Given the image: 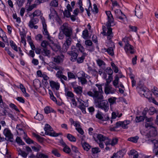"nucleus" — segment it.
<instances>
[{
  "label": "nucleus",
  "mask_w": 158,
  "mask_h": 158,
  "mask_svg": "<svg viewBox=\"0 0 158 158\" xmlns=\"http://www.w3.org/2000/svg\"><path fill=\"white\" fill-rule=\"evenodd\" d=\"M106 13L107 15L108 20L106 22V25L108 27L106 28L105 26H103V31L101 33L103 35L107 36V39L110 40L113 37V34L112 32V29L110 27L111 26V24L114 22V19L110 11H106Z\"/></svg>",
  "instance_id": "1"
},
{
  "label": "nucleus",
  "mask_w": 158,
  "mask_h": 158,
  "mask_svg": "<svg viewBox=\"0 0 158 158\" xmlns=\"http://www.w3.org/2000/svg\"><path fill=\"white\" fill-rule=\"evenodd\" d=\"M97 88L94 87L92 91H89L87 92V94L92 97L94 99L102 100L103 99V96L102 94L103 93L102 86L98 84H96Z\"/></svg>",
  "instance_id": "2"
},
{
  "label": "nucleus",
  "mask_w": 158,
  "mask_h": 158,
  "mask_svg": "<svg viewBox=\"0 0 158 158\" xmlns=\"http://www.w3.org/2000/svg\"><path fill=\"white\" fill-rule=\"evenodd\" d=\"M100 100L96 99L94 100V104L96 107L100 108L105 112L107 111L109 109V104L108 101L106 100L99 101Z\"/></svg>",
  "instance_id": "3"
},
{
  "label": "nucleus",
  "mask_w": 158,
  "mask_h": 158,
  "mask_svg": "<svg viewBox=\"0 0 158 158\" xmlns=\"http://www.w3.org/2000/svg\"><path fill=\"white\" fill-rule=\"evenodd\" d=\"M60 29L66 37L71 36L73 34V29L67 23H64L60 27Z\"/></svg>",
  "instance_id": "4"
},
{
  "label": "nucleus",
  "mask_w": 158,
  "mask_h": 158,
  "mask_svg": "<svg viewBox=\"0 0 158 158\" xmlns=\"http://www.w3.org/2000/svg\"><path fill=\"white\" fill-rule=\"evenodd\" d=\"M78 53L77 49L74 46H72L71 48V50L67 52L70 57V60L72 62L76 61Z\"/></svg>",
  "instance_id": "5"
},
{
  "label": "nucleus",
  "mask_w": 158,
  "mask_h": 158,
  "mask_svg": "<svg viewBox=\"0 0 158 158\" xmlns=\"http://www.w3.org/2000/svg\"><path fill=\"white\" fill-rule=\"evenodd\" d=\"M44 130L45 131V134L46 135L53 137H57L59 135L58 133H56L53 131V129L48 124H45Z\"/></svg>",
  "instance_id": "6"
},
{
  "label": "nucleus",
  "mask_w": 158,
  "mask_h": 158,
  "mask_svg": "<svg viewBox=\"0 0 158 158\" xmlns=\"http://www.w3.org/2000/svg\"><path fill=\"white\" fill-rule=\"evenodd\" d=\"M137 89L141 96L143 95L147 98H150V96L148 95L150 94V92H148V89L146 87L139 85L137 87Z\"/></svg>",
  "instance_id": "7"
},
{
  "label": "nucleus",
  "mask_w": 158,
  "mask_h": 158,
  "mask_svg": "<svg viewBox=\"0 0 158 158\" xmlns=\"http://www.w3.org/2000/svg\"><path fill=\"white\" fill-rule=\"evenodd\" d=\"M123 41L125 44L124 46V49L126 52H129L131 54H133L134 52L133 47L129 44L127 39L126 38H124L123 39Z\"/></svg>",
  "instance_id": "8"
},
{
  "label": "nucleus",
  "mask_w": 158,
  "mask_h": 158,
  "mask_svg": "<svg viewBox=\"0 0 158 158\" xmlns=\"http://www.w3.org/2000/svg\"><path fill=\"white\" fill-rule=\"evenodd\" d=\"M146 128L149 127L150 131L149 137H155L157 135V132L155 127L152 125L150 123H146L145 124Z\"/></svg>",
  "instance_id": "9"
},
{
  "label": "nucleus",
  "mask_w": 158,
  "mask_h": 158,
  "mask_svg": "<svg viewBox=\"0 0 158 158\" xmlns=\"http://www.w3.org/2000/svg\"><path fill=\"white\" fill-rule=\"evenodd\" d=\"M3 133L7 139V141L10 142H13V135L8 128H5L4 130Z\"/></svg>",
  "instance_id": "10"
},
{
  "label": "nucleus",
  "mask_w": 158,
  "mask_h": 158,
  "mask_svg": "<svg viewBox=\"0 0 158 158\" xmlns=\"http://www.w3.org/2000/svg\"><path fill=\"white\" fill-rule=\"evenodd\" d=\"M39 21V20L38 18L32 17L28 23V26L31 29L34 28L35 29H36L38 28V27L35 24L38 23Z\"/></svg>",
  "instance_id": "11"
},
{
  "label": "nucleus",
  "mask_w": 158,
  "mask_h": 158,
  "mask_svg": "<svg viewBox=\"0 0 158 158\" xmlns=\"http://www.w3.org/2000/svg\"><path fill=\"white\" fill-rule=\"evenodd\" d=\"M71 43L72 38L71 36L66 37V40L62 46V49L64 52L67 51Z\"/></svg>",
  "instance_id": "12"
},
{
  "label": "nucleus",
  "mask_w": 158,
  "mask_h": 158,
  "mask_svg": "<svg viewBox=\"0 0 158 158\" xmlns=\"http://www.w3.org/2000/svg\"><path fill=\"white\" fill-rule=\"evenodd\" d=\"M114 13L117 18L119 19L121 21H123L126 19V17L120 9H116L114 10Z\"/></svg>",
  "instance_id": "13"
},
{
  "label": "nucleus",
  "mask_w": 158,
  "mask_h": 158,
  "mask_svg": "<svg viewBox=\"0 0 158 158\" xmlns=\"http://www.w3.org/2000/svg\"><path fill=\"white\" fill-rule=\"evenodd\" d=\"M42 23L43 26V28L44 30L43 31V33L44 35H45L46 37H49V34L48 32L47 28V25L45 22V21L44 18L42 19Z\"/></svg>",
  "instance_id": "14"
},
{
  "label": "nucleus",
  "mask_w": 158,
  "mask_h": 158,
  "mask_svg": "<svg viewBox=\"0 0 158 158\" xmlns=\"http://www.w3.org/2000/svg\"><path fill=\"white\" fill-rule=\"evenodd\" d=\"M116 91V90L115 89L110 86H106L105 87V92L106 94H114L115 92Z\"/></svg>",
  "instance_id": "15"
},
{
  "label": "nucleus",
  "mask_w": 158,
  "mask_h": 158,
  "mask_svg": "<svg viewBox=\"0 0 158 158\" xmlns=\"http://www.w3.org/2000/svg\"><path fill=\"white\" fill-rule=\"evenodd\" d=\"M64 57V56L62 55L56 56L53 58V60L56 63H59L63 62Z\"/></svg>",
  "instance_id": "16"
},
{
  "label": "nucleus",
  "mask_w": 158,
  "mask_h": 158,
  "mask_svg": "<svg viewBox=\"0 0 158 158\" xmlns=\"http://www.w3.org/2000/svg\"><path fill=\"white\" fill-rule=\"evenodd\" d=\"M50 84L52 88L55 89L57 90L59 89L60 85L58 82L52 81H50Z\"/></svg>",
  "instance_id": "17"
},
{
  "label": "nucleus",
  "mask_w": 158,
  "mask_h": 158,
  "mask_svg": "<svg viewBox=\"0 0 158 158\" xmlns=\"http://www.w3.org/2000/svg\"><path fill=\"white\" fill-rule=\"evenodd\" d=\"M96 61L97 64L99 67L102 68L103 70L105 69L106 64L103 60L100 59H98L96 60Z\"/></svg>",
  "instance_id": "18"
},
{
  "label": "nucleus",
  "mask_w": 158,
  "mask_h": 158,
  "mask_svg": "<svg viewBox=\"0 0 158 158\" xmlns=\"http://www.w3.org/2000/svg\"><path fill=\"white\" fill-rule=\"evenodd\" d=\"M97 138L98 140H96L95 138L94 137V139L95 141L97 142H102L104 141H105L107 139L106 137L101 134H98L97 135Z\"/></svg>",
  "instance_id": "19"
},
{
  "label": "nucleus",
  "mask_w": 158,
  "mask_h": 158,
  "mask_svg": "<svg viewBox=\"0 0 158 158\" xmlns=\"http://www.w3.org/2000/svg\"><path fill=\"white\" fill-rule=\"evenodd\" d=\"M64 91V94L66 97H69L72 98L74 97V94L72 91H69L68 89L65 88Z\"/></svg>",
  "instance_id": "20"
},
{
  "label": "nucleus",
  "mask_w": 158,
  "mask_h": 158,
  "mask_svg": "<svg viewBox=\"0 0 158 158\" xmlns=\"http://www.w3.org/2000/svg\"><path fill=\"white\" fill-rule=\"evenodd\" d=\"M50 10L51 13L49 15V17L50 19H51L52 18H55L58 15L56 12L53 8H50Z\"/></svg>",
  "instance_id": "21"
},
{
  "label": "nucleus",
  "mask_w": 158,
  "mask_h": 158,
  "mask_svg": "<svg viewBox=\"0 0 158 158\" xmlns=\"http://www.w3.org/2000/svg\"><path fill=\"white\" fill-rule=\"evenodd\" d=\"M82 89V87L78 85L74 89L73 91L77 95L81 96L83 92Z\"/></svg>",
  "instance_id": "22"
},
{
  "label": "nucleus",
  "mask_w": 158,
  "mask_h": 158,
  "mask_svg": "<svg viewBox=\"0 0 158 158\" xmlns=\"http://www.w3.org/2000/svg\"><path fill=\"white\" fill-rule=\"evenodd\" d=\"M76 46L77 48H78V51H79L80 52L83 54L84 53H85V48L83 46L79 43H78L76 44Z\"/></svg>",
  "instance_id": "23"
},
{
  "label": "nucleus",
  "mask_w": 158,
  "mask_h": 158,
  "mask_svg": "<svg viewBox=\"0 0 158 158\" xmlns=\"http://www.w3.org/2000/svg\"><path fill=\"white\" fill-rule=\"evenodd\" d=\"M87 55L86 53H84L82 54V56L81 57L77 58L76 60L78 63H82L83 62L85 58V57Z\"/></svg>",
  "instance_id": "24"
},
{
  "label": "nucleus",
  "mask_w": 158,
  "mask_h": 158,
  "mask_svg": "<svg viewBox=\"0 0 158 158\" xmlns=\"http://www.w3.org/2000/svg\"><path fill=\"white\" fill-rule=\"evenodd\" d=\"M122 122V127L124 129H126L128 128L127 125L130 123V121L129 120H126L123 121Z\"/></svg>",
  "instance_id": "25"
},
{
  "label": "nucleus",
  "mask_w": 158,
  "mask_h": 158,
  "mask_svg": "<svg viewBox=\"0 0 158 158\" xmlns=\"http://www.w3.org/2000/svg\"><path fill=\"white\" fill-rule=\"evenodd\" d=\"M96 117L98 119L102 120L107 121L109 119V117L108 116L105 118V119H103V117L101 114L100 112L99 111H98L97 114L96 115Z\"/></svg>",
  "instance_id": "26"
},
{
  "label": "nucleus",
  "mask_w": 158,
  "mask_h": 158,
  "mask_svg": "<svg viewBox=\"0 0 158 158\" xmlns=\"http://www.w3.org/2000/svg\"><path fill=\"white\" fill-rule=\"evenodd\" d=\"M66 137L70 141L75 142L76 141V138L71 134H67L66 135Z\"/></svg>",
  "instance_id": "27"
},
{
  "label": "nucleus",
  "mask_w": 158,
  "mask_h": 158,
  "mask_svg": "<svg viewBox=\"0 0 158 158\" xmlns=\"http://www.w3.org/2000/svg\"><path fill=\"white\" fill-rule=\"evenodd\" d=\"M103 50H104L106 52H107L109 55L112 56L114 55L113 49L112 47H110L108 49L104 48Z\"/></svg>",
  "instance_id": "28"
},
{
  "label": "nucleus",
  "mask_w": 158,
  "mask_h": 158,
  "mask_svg": "<svg viewBox=\"0 0 158 158\" xmlns=\"http://www.w3.org/2000/svg\"><path fill=\"white\" fill-rule=\"evenodd\" d=\"M123 156L121 155V152H117V153H113V156L110 158H122Z\"/></svg>",
  "instance_id": "29"
},
{
  "label": "nucleus",
  "mask_w": 158,
  "mask_h": 158,
  "mask_svg": "<svg viewBox=\"0 0 158 158\" xmlns=\"http://www.w3.org/2000/svg\"><path fill=\"white\" fill-rule=\"evenodd\" d=\"M52 153L55 156L59 157L61 155L60 153L58 150L53 148L52 151Z\"/></svg>",
  "instance_id": "30"
},
{
  "label": "nucleus",
  "mask_w": 158,
  "mask_h": 158,
  "mask_svg": "<svg viewBox=\"0 0 158 158\" xmlns=\"http://www.w3.org/2000/svg\"><path fill=\"white\" fill-rule=\"evenodd\" d=\"M10 44L12 48L15 51H18V48L17 45L12 40H10Z\"/></svg>",
  "instance_id": "31"
},
{
  "label": "nucleus",
  "mask_w": 158,
  "mask_h": 158,
  "mask_svg": "<svg viewBox=\"0 0 158 158\" xmlns=\"http://www.w3.org/2000/svg\"><path fill=\"white\" fill-rule=\"evenodd\" d=\"M82 37L84 39H86L88 38L89 36L88 31L86 29L83 31Z\"/></svg>",
  "instance_id": "32"
},
{
  "label": "nucleus",
  "mask_w": 158,
  "mask_h": 158,
  "mask_svg": "<svg viewBox=\"0 0 158 158\" xmlns=\"http://www.w3.org/2000/svg\"><path fill=\"white\" fill-rule=\"evenodd\" d=\"M58 5V0H52L50 3V6L54 7H57Z\"/></svg>",
  "instance_id": "33"
},
{
  "label": "nucleus",
  "mask_w": 158,
  "mask_h": 158,
  "mask_svg": "<svg viewBox=\"0 0 158 158\" xmlns=\"http://www.w3.org/2000/svg\"><path fill=\"white\" fill-rule=\"evenodd\" d=\"M80 109L82 112L84 113H86L85 107H84V104L81 102H80V105L78 107Z\"/></svg>",
  "instance_id": "34"
},
{
  "label": "nucleus",
  "mask_w": 158,
  "mask_h": 158,
  "mask_svg": "<svg viewBox=\"0 0 158 158\" xmlns=\"http://www.w3.org/2000/svg\"><path fill=\"white\" fill-rule=\"evenodd\" d=\"M43 53L45 56H47L48 57H50L51 52L49 50H48L46 48H44L43 49Z\"/></svg>",
  "instance_id": "35"
},
{
  "label": "nucleus",
  "mask_w": 158,
  "mask_h": 158,
  "mask_svg": "<svg viewBox=\"0 0 158 158\" xmlns=\"http://www.w3.org/2000/svg\"><path fill=\"white\" fill-rule=\"evenodd\" d=\"M82 147L84 150L88 151L91 148V146L87 143L85 142L82 145Z\"/></svg>",
  "instance_id": "36"
},
{
  "label": "nucleus",
  "mask_w": 158,
  "mask_h": 158,
  "mask_svg": "<svg viewBox=\"0 0 158 158\" xmlns=\"http://www.w3.org/2000/svg\"><path fill=\"white\" fill-rule=\"evenodd\" d=\"M33 135L37 139L39 142L40 143L43 142L44 141L43 138L41 137L39 135L36 134L35 133H33Z\"/></svg>",
  "instance_id": "37"
},
{
  "label": "nucleus",
  "mask_w": 158,
  "mask_h": 158,
  "mask_svg": "<svg viewBox=\"0 0 158 158\" xmlns=\"http://www.w3.org/2000/svg\"><path fill=\"white\" fill-rule=\"evenodd\" d=\"M44 111L46 114H48L51 112H53L54 110L49 106H46L44 108Z\"/></svg>",
  "instance_id": "38"
},
{
  "label": "nucleus",
  "mask_w": 158,
  "mask_h": 158,
  "mask_svg": "<svg viewBox=\"0 0 158 158\" xmlns=\"http://www.w3.org/2000/svg\"><path fill=\"white\" fill-rule=\"evenodd\" d=\"M122 122L119 121L116 123L115 126L113 127L111 129L112 131H114L115 129L118 128L120 127H122Z\"/></svg>",
  "instance_id": "39"
},
{
  "label": "nucleus",
  "mask_w": 158,
  "mask_h": 158,
  "mask_svg": "<svg viewBox=\"0 0 158 158\" xmlns=\"http://www.w3.org/2000/svg\"><path fill=\"white\" fill-rule=\"evenodd\" d=\"M79 80L81 82V84L82 85H84L87 84V80L85 78V77H78Z\"/></svg>",
  "instance_id": "40"
},
{
  "label": "nucleus",
  "mask_w": 158,
  "mask_h": 158,
  "mask_svg": "<svg viewBox=\"0 0 158 158\" xmlns=\"http://www.w3.org/2000/svg\"><path fill=\"white\" fill-rule=\"evenodd\" d=\"M37 156L40 158H48L49 157L48 155L40 152L37 154L36 156Z\"/></svg>",
  "instance_id": "41"
},
{
  "label": "nucleus",
  "mask_w": 158,
  "mask_h": 158,
  "mask_svg": "<svg viewBox=\"0 0 158 158\" xmlns=\"http://www.w3.org/2000/svg\"><path fill=\"white\" fill-rule=\"evenodd\" d=\"M139 137L138 136H136L129 138L128 139V140L134 143H136Z\"/></svg>",
  "instance_id": "42"
},
{
  "label": "nucleus",
  "mask_w": 158,
  "mask_h": 158,
  "mask_svg": "<svg viewBox=\"0 0 158 158\" xmlns=\"http://www.w3.org/2000/svg\"><path fill=\"white\" fill-rule=\"evenodd\" d=\"M118 81L119 77L117 75H116L115 77V79L113 81V84L116 88L118 87L117 85L118 84Z\"/></svg>",
  "instance_id": "43"
},
{
  "label": "nucleus",
  "mask_w": 158,
  "mask_h": 158,
  "mask_svg": "<svg viewBox=\"0 0 158 158\" xmlns=\"http://www.w3.org/2000/svg\"><path fill=\"white\" fill-rule=\"evenodd\" d=\"M116 98L115 97H112L108 99L109 102L110 103V105H111L115 103Z\"/></svg>",
  "instance_id": "44"
},
{
  "label": "nucleus",
  "mask_w": 158,
  "mask_h": 158,
  "mask_svg": "<svg viewBox=\"0 0 158 158\" xmlns=\"http://www.w3.org/2000/svg\"><path fill=\"white\" fill-rule=\"evenodd\" d=\"M15 141L19 145H23L25 144L24 143L23 141L19 137L17 136L16 137Z\"/></svg>",
  "instance_id": "45"
},
{
  "label": "nucleus",
  "mask_w": 158,
  "mask_h": 158,
  "mask_svg": "<svg viewBox=\"0 0 158 158\" xmlns=\"http://www.w3.org/2000/svg\"><path fill=\"white\" fill-rule=\"evenodd\" d=\"M31 148L32 150L34 151L39 152L40 150L41 147L40 145H38L36 146H32Z\"/></svg>",
  "instance_id": "46"
},
{
  "label": "nucleus",
  "mask_w": 158,
  "mask_h": 158,
  "mask_svg": "<svg viewBox=\"0 0 158 158\" xmlns=\"http://www.w3.org/2000/svg\"><path fill=\"white\" fill-rule=\"evenodd\" d=\"M19 155L21 156L24 158H27L28 153H27L23 151H19Z\"/></svg>",
  "instance_id": "47"
},
{
  "label": "nucleus",
  "mask_w": 158,
  "mask_h": 158,
  "mask_svg": "<svg viewBox=\"0 0 158 158\" xmlns=\"http://www.w3.org/2000/svg\"><path fill=\"white\" fill-rule=\"evenodd\" d=\"M67 74L68 79L69 80L71 79L76 78L75 75L71 72H68Z\"/></svg>",
  "instance_id": "48"
},
{
  "label": "nucleus",
  "mask_w": 158,
  "mask_h": 158,
  "mask_svg": "<svg viewBox=\"0 0 158 158\" xmlns=\"http://www.w3.org/2000/svg\"><path fill=\"white\" fill-rule=\"evenodd\" d=\"M63 151L66 153L69 154L71 151V150L69 146L67 145L64 147Z\"/></svg>",
  "instance_id": "49"
},
{
  "label": "nucleus",
  "mask_w": 158,
  "mask_h": 158,
  "mask_svg": "<svg viewBox=\"0 0 158 158\" xmlns=\"http://www.w3.org/2000/svg\"><path fill=\"white\" fill-rule=\"evenodd\" d=\"M152 143L154 145V149H156L158 148V140H151Z\"/></svg>",
  "instance_id": "50"
},
{
  "label": "nucleus",
  "mask_w": 158,
  "mask_h": 158,
  "mask_svg": "<svg viewBox=\"0 0 158 158\" xmlns=\"http://www.w3.org/2000/svg\"><path fill=\"white\" fill-rule=\"evenodd\" d=\"M41 14V12L40 10H35L32 14L33 16L32 17H34L36 16H39Z\"/></svg>",
  "instance_id": "51"
},
{
  "label": "nucleus",
  "mask_w": 158,
  "mask_h": 158,
  "mask_svg": "<svg viewBox=\"0 0 158 158\" xmlns=\"http://www.w3.org/2000/svg\"><path fill=\"white\" fill-rule=\"evenodd\" d=\"M106 72L109 75H112L113 73L112 69L110 67H108L105 70Z\"/></svg>",
  "instance_id": "52"
},
{
  "label": "nucleus",
  "mask_w": 158,
  "mask_h": 158,
  "mask_svg": "<svg viewBox=\"0 0 158 158\" xmlns=\"http://www.w3.org/2000/svg\"><path fill=\"white\" fill-rule=\"evenodd\" d=\"M9 106L11 108L14 109L16 111L18 112H20L19 110L18 109L17 106L14 104L12 103H10L9 104Z\"/></svg>",
  "instance_id": "53"
},
{
  "label": "nucleus",
  "mask_w": 158,
  "mask_h": 158,
  "mask_svg": "<svg viewBox=\"0 0 158 158\" xmlns=\"http://www.w3.org/2000/svg\"><path fill=\"white\" fill-rule=\"evenodd\" d=\"M100 152V150L98 147L94 148H92V152L93 154H97Z\"/></svg>",
  "instance_id": "54"
},
{
  "label": "nucleus",
  "mask_w": 158,
  "mask_h": 158,
  "mask_svg": "<svg viewBox=\"0 0 158 158\" xmlns=\"http://www.w3.org/2000/svg\"><path fill=\"white\" fill-rule=\"evenodd\" d=\"M129 155H133V156H135V155H137L138 157L139 156L137 152L134 150H131L130 152Z\"/></svg>",
  "instance_id": "55"
},
{
  "label": "nucleus",
  "mask_w": 158,
  "mask_h": 158,
  "mask_svg": "<svg viewBox=\"0 0 158 158\" xmlns=\"http://www.w3.org/2000/svg\"><path fill=\"white\" fill-rule=\"evenodd\" d=\"M35 119L39 120H41L44 118V116L43 115L40 114H37L36 116L35 117Z\"/></svg>",
  "instance_id": "56"
},
{
  "label": "nucleus",
  "mask_w": 158,
  "mask_h": 158,
  "mask_svg": "<svg viewBox=\"0 0 158 158\" xmlns=\"http://www.w3.org/2000/svg\"><path fill=\"white\" fill-rule=\"evenodd\" d=\"M144 117L143 116H140L136 117L135 120L136 122H139L144 120Z\"/></svg>",
  "instance_id": "57"
},
{
  "label": "nucleus",
  "mask_w": 158,
  "mask_h": 158,
  "mask_svg": "<svg viewBox=\"0 0 158 158\" xmlns=\"http://www.w3.org/2000/svg\"><path fill=\"white\" fill-rule=\"evenodd\" d=\"M0 107L5 109H9L8 106L3 102H0Z\"/></svg>",
  "instance_id": "58"
},
{
  "label": "nucleus",
  "mask_w": 158,
  "mask_h": 158,
  "mask_svg": "<svg viewBox=\"0 0 158 158\" xmlns=\"http://www.w3.org/2000/svg\"><path fill=\"white\" fill-rule=\"evenodd\" d=\"M70 12L67 10H65L63 12L64 16L67 18L69 17L71 15Z\"/></svg>",
  "instance_id": "59"
},
{
  "label": "nucleus",
  "mask_w": 158,
  "mask_h": 158,
  "mask_svg": "<svg viewBox=\"0 0 158 158\" xmlns=\"http://www.w3.org/2000/svg\"><path fill=\"white\" fill-rule=\"evenodd\" d=\"M25 2V0H17V3L19 7H21Z\"/></svg>",
  "instance_id": "60"
},
{
  "label": "nucleus",
  "mask_w": 158,
  "mask_h": 158,
  "mask_svg": "<svg viewBox=\"0 0 158 158\" xmlns=\"http://www.w3.org/2000/svg\"><path fill=\"white\" fill-rule=\"evenodd\" d=\"M85 44L86 46H91L93 44L92 42L90 40H87L85 41Z\"/></svg>",
  "instance_id": "61"
},
{
  "label": "nucleus",
  "mask_w": 158,
  "mask_h": 158,
  "mask_svg": "<svg viewBox=\"0 0 158 158\" xmlns=\"http://www.w3.org/2000/svg\"><path fill=\"white\" fill-rule=\"evenodd\" d=\"M118 142V139L117 138L113 139L111 141L110 145L112 146H114Z\"/></svg>",
  "instance_id": "62"
},
{
  "label": "nucleus",
  "mask_w": 158,
  "mask_h": 158,
  "mask_svg": "<svg viewBox=\"0 0 158 158\" xmlns=\"http://www.w3.org/2000/svg\"><path fill=\"white\" fill-rule=\"evenodd\" d=\"M155 108L153 107H151L149 110V113L151 115H153L156 112Z\"/></svg>",
  "instance_id": "63"
},
{
  "label": "nucleus",
  "mask_w": 158,
  "mask_h": 158,
  "mask_svg": "<svg viewBox=\"0 0 158 158\" xmlns=\"http://www.w3.org/2000/svg\"><path fill=\"white\" fill-rule=\"evenodd\" d=\"M48 44V42L46 40H43L41 43V46L44 48H46Z\"/></svg>",
  "instance_id": "64"
}]
</instances>
